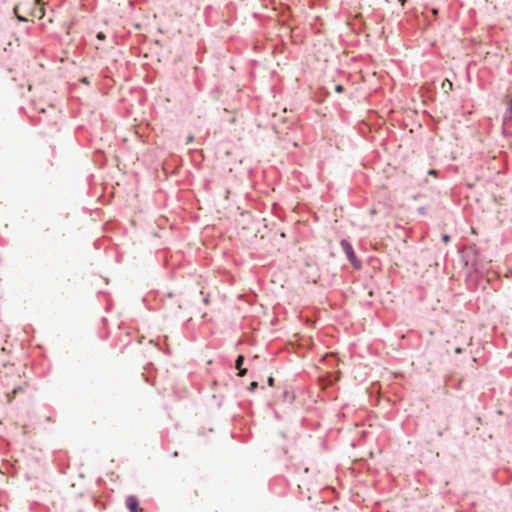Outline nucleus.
I'll return each instance as SVG.
<instances>
[{
  "mask_svg": "<svg viewBox=\"0 0 512 512\" xmlns=\"http://www.w3.org/2000/svg\"><path fill=\"white\" fill-rule=\"evenodd\" d=\"M14 13L20 21H28L29 17L41 19L44 17V8L41 0H21L14 7Z\"/></svg>",
  "mask_w": 512,
  "mask_h": 512,
  "instance_id": "nucleus-1",
  "label": "nucleus"
},
{
  "mask_svg": "<svg viewBox=\"0 0 512 512\" xmlns=\"http://www.w3.org/2000/svg\"><path fill=\"white\" fill-rule=\"evenodd\" d=\"M126 507L130 512H143V509L140 507L139 499L134 496L130 495L126 498Z\"/></svg>",
  "mask_w": 512,
  "mask_h": 512,
  "instance_id": "nucleus-2",
  "label": "nucleus"
},
{
  "mask_svg": "<svg viewBox=\"0 0 512 512\" xmlns=\"http://www.w3.org/2000/svg\"><path fill=\"white\" fill-rule=\"evenodd\" d=\"M341 246L343 247L348 259L350 260V262L355 266L357 267L356 265V262H355V254H354V251H353V248L352 246L346 241V240H343L341 242Z\"/></svg>",
  "mask_w": 512,
  "mask_h": 512,
  "instance_id": "nucleus-3",
  "label": "nucleus"
},
{
  "mask_svg": "<svg viewBox=\"0 0 512 512\" xmlns=\"http://www.w3.org/2000/svg\"><path fill=\"white\" fill-rule=\"evenodd\" d=\"M452 82L448 79H445L443 82H442V89L445 91V93H448L449 91L452 90Z\"/></svg>",
  "mask_w": 512,
  "mask_h": 512,
  "instance_id": "nucleus-4",
  "label": "nucleus"
},
{
  "mask_svg": "<svg viewBox=\"0 0 512 512\" xmlns=\"http://www.w3.org/2000/svg\"><path fill=\"white\" fill-rule=\"evenodd\" d=\"M273 118H274V121H273V128H274V130L277 133L283 132V129L277 124L278 117L276 115H274Z\"/></svg>",
  "mask_w": 512,
  "mask_h": 512,
  "instance_id": "nucleus-5",
  "label": "nucleus"
},
{
  "mask_svg": "<svg viewBox=\"0 0 512 512\" xmlns=\"http://www.w3.org/2000/svg\"><path fill=\"white\" fill-rule=\"evenodd\" d=\"M243 363H244V356L239 355L235 362L236 369H240L242 367Z\"/></svg>",
  "mask_w": 512,
  "mask_h": 512,
  "instance_id": "nucleus-6",
  "label": "nucleus"
},
{
  "mask_svg": "<svg viewBox=\"0 0 512 512\" xmlns=\"http://www.w3.org/2000/svg\"><path fill=\"white\" fill-rule=\"evenodd\" d=\"M257 387H258V382L253 381V382H251V383H250V385H249V387H248V390H249L250 392H253V391H255V389H256Z\"/></svg>",
  "mask_w": 512,
  "mask_h": 512,
  "instance_id": "nucleus-7",
  "label": "nucleus"
},
{
  "mask_svg": "<svg viewBox=\"0 0 512 512\" xmlns=\"http://www.w3.org/2000/svg\"><path fill=\"white\" fill-rule=\"evenodd\" d=\"M237 370L239 371L238 375L241 376V377L246 375V373H247V369L243 368V367H241L240 369H237Z\"/></svg>",
  "mask_w": 512,
  "mask_h": 512,
  "instance_id": "nucleus-8",
  "label": "nucleus"
},
{
  "mask_svg": "<svg viewBox=\"0 0 512 512\" xmlns=\"http://www.w3.org/2000/svg\"><path fill=\"white\" fill-rule=\"evenodd\" d=\"M335 91H336L337 93L342 92V91H343V86H342V85H337V86L335 87Z\"/></svg>",
  "mask_w": 512,
  "mask_h": 512,
  "instance_id": "nucleus-9",
  "label": "nucleus"
},
{
  "mask_svg": "<svg viewBox=\"0 0 512 512\" xmlns=\"http://www.w3.org/2000/svg\"><path fill=\"white\" fill-rule=\"evenodd\" d=\"M507 104H508V106H509V110H510V112L512 113V98H508V100H507Z\"/></svg>",
  "mask_w": 512,
  "mask_h": 512,
  "instance_id": "nucleus-10",
  "label": "nucleus"
},
{
  "mask_svg": "<svg viewBox=\"0 0 512 512\" xmlns=\"http://www.w3.org/2000/svg\"><path fill=\"white\" fill-rule=\"evenodd\" d=\"M267 383L269 386H273L274 385V378L273 377H269L268 380H267Z\"/></svg>",
  "mask_w": 512,
  "mask_h": 512,
  "instance_id": "nucleus-11",
  "label": "nucleus"
},
{
  "mask_svg": "<svg viewBox=\"0 0 512 512\" xmlns=\"http://www.w3.org/2000/svg\"><path fill=\"white\" fill-rule=\"evenodd\" d=\"M97 38H98V39H100V40L105 39V35H104V33L99 32V33L97 34Z\"/></svg>",
  "mask_w": 512,
  "mask_h": 512,
  "instance_id": "nucleus-12",
  "label": "nucleus"
},
{
  "mask_svg": "<svg viewBox=\"0 0 512 512\" xmlns=\"http://www.w3.org/2000/svg\"><path fill=\"white\" fill-rule=\"evenodd\" d=\"M442 239L445 243H448L450 241V237L448 235H444Z\"/></svg>",
  "mask_w": 512,
  "mask_h": 512,
  "instance_id": "nucleus-13",
  "label": "nucleus"
},
{
  "mask_svg": "<svg viewBox=\"0 0 512 512\" xmlns=\"http://www.w3.org/2000/svg\"><path fill=\"white\" fill-rule=\"evenodd\" d=\"M193 141V136H189L188 139H187V142H192Z\"/></svg>",
  "mask_w": 512,
  "mask_h": 512,
  "instance_id": "nucleus-14",
  "label": "nucleus"
},
{
  "mask_svg": "<svg viewBox=\"0 0 512 512\" xmlns=\"http://www.w3.org/2000/svg\"><path fill=\"white\" fill-rule=\"evenodd\" d=\"M429 173H430L431 175H436V171H435V170H430V171H429Z\"/></svg>",
  "mask_w": 512,
  "mask_h": 512,
  "instance_id": "nucleus-15",
  "label": "nucleus"
},
{
  "mask_svg": "<svg viewBox=\"0 0 512 512\" xmlns=\"http://www.w3.org/2000/svg\"><path fill=\"white\" fill-rule=\"evenodd\" d=\"M19 390H21V388H19ZM17 391H18V389L13 390V392H12L13 396L17 393Z\"/></svg>",
  "mask_w": 512,
  "mask_h": 512,
  "instance_id": "nucleus-16",
  "label": "nucleus"
},
{
  "mask_svg": "<svg viewBox=\"0 0 512 512\" xmlns=\"http://www.w3.org/2000/svg\"><path fill=\"white\" fill-rule=\"evenodd\" d=\"M455 352L458 354L461 353V348H456Z\"/></svg>",
  "mask_w": 512,
  "mask_h": 512,
  "instance_id": "nucleus-17",
  "label": "nucleus"
},
{
  "mask_svg": "<svg viewBox=\"0 0 512 512\" xmlns=\"http://www.w3.org/2000/svg\"><path fill=\"white\" fill-rule=\"evenodd\" d=\"M7 397H8V401H9V402H11V400H12L11 395H10V394H8V395H7Z\"/></svg>",
  "mask_w": 512,
  "mask_h": 512,
  "instance_id": "nucleus-18",
  "label": "nucleus"
}]
</instances>
